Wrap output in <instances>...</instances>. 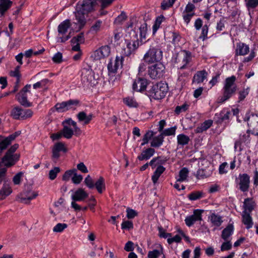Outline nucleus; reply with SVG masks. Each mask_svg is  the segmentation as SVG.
Listing matches in <instances>:
<instances>
[{"label": "nucleus", "mask_w": 258, "mask_h": 258, "mask_svg": "<svg viewBox=\"0 0 258 258\" xmlns=\"http://www.w3.org/2000/svg\"><path fill=\"white\" fill-rule=\"evenodd\" d=\"M147 30V24L144 22L128 33L130 38L125 39L126 48L124 49V54L125 56H130L134 54L139 46L144 43L143 40L146 38Z\"/></svg>", "instance_id": "nucleus-1"}, {"label": "nucleus", "mask_w": 258, "mask_h": 258, "mask_svg": "<svg viewBox=\"0 0 258 258\" xmlns=\"http://www.w3.org/2000/svg\"><path fill=\"white\" fill-rule=\"evenodd\" d=\"M96 5V0H83L80 6L79 3L77 4L75 17L79 24V30L82 29L86 24L85 15L94 11Z\"/></svg>", "instance_id": "nucleus-2"}, {"label": "nucleus", "mask_w": 258, "mask_h": 258, "mask_svg": "<svg viewBox=\"0 0 258 258\" xmlns=\"http://www.w3.org/2000/svg\"><path fill=\"white\" fill-rule=\"evenodd\" d=\"M168 90V84L161 81L149 85L145 94L150 98L161 100L165 97Z\"/></svg>", "instance_id": "nucleus-3"}, {"label": "nucleus", "mask_w": 258, "mask_h": 258, "mask_svg": "<svg viewBox=\"0 0 258 258\" xmlns=\"http://www.w3.org/2000/svg\"><path fill=\"white\" fill-rule=\"evenodd\" d=\"M236 80V77L234 75L225 79L224 86L222 89L223 95L219 100L220 103L225 102L235 93L237 90V86L235 83Z\"/></svg>", "instance_id": "nucleus-4"}, {"label": "nucleus", "mask_w": 258, "mask_h": 258, "mask_svg": "<svg viewBox=\"0 0 258 258\" xmlns=\"http://www.w3.org/2000/svg\"><path fill=\"white\" fill-rule=\"evenodd\" d=\"M19 146L18 144H15L11 146L2 157V162L5 167L10 168L14 166L20 160V155L15 153Z\"/></svg>", "instance_id": "nucleus-5"}, {"label": "nucleus", "mask_w": 258, "mask_h": 258, "mask_svg": "<svg viewBox=\"0 0 258 258\" xmlns=\"http://www.w3.org/2000/svg\"><path fill=\"white\" fill-rule=\"evenodd\" d=\"M163 52L159 46H150L149 49L144 54L143 60L148 64L160 62L162 59Z\"/></svg>", "instance_id": "nucleus-6"}, {"label": "nucleus", "mask_w": 258, "mask_h": 258, "mask_svg": "<svg viewBox=\"0 0 258 258\" xmlns=\"http://www.w3.org/2000/svg\"><path fill=\"white\" fill-rule=\"evenodd\" d=\"M149 77L152 79H160L165 73V67L161 62L154 63L148 68Z\"/></svg>", "instance_id": "nucleus-7"}, {"label": "nucleus", "mask_w": 258, "mask_h": 258, "mask_svg": "<svg viewBox=\"0 0 258 258\" xmlns=\"http://www.w3.org/2000/svg\"><path fill=\"white\" fill-rule=\"evenodd\" d=\"M150 85L149 80L144 77L142 75L138 74L133 82L132 89L134 91L146 93Z\"/></svg>", "instance_id": "nucleus-8"}, {"label": "nucleus", "mask_w": 258, "mask_h": 258, "mask_svg": "<svg viewBox=\"0 0 258 258\" xmlns=\"http://www.w3.org/2000/svg\"><path fill=\"white\" fill-rule=\"evenodd\" d=\"M244 120L247 121L249 129L252 131V135L258 136V114L247 112Z\"/></svg>", "instance_id": "nucleus-9"}, {"label": "nucleus", "mask_w": 258, "mask_h": 258, "mask_svg": "<svg viewBox=\"0 0 258 258\" xmlns=\"http://www.w3.org/2000/svg\"><path fill=\"white\" fill-rule=\"evenodd\" d=\"M235 183L239 186L238 189L241 191L246 192L250 187V176L247 173H240L235 179Z\"/></svg>", "instance_id": "nucleus-10"}, {"label": "nucleus", "mask_w": 258, "mask_h": 258, "mask_svg": "<svg viewBox=\"0 0 258 258\" xmlns=\"http://www.w3.org/2000/svg\"><path fill=\"white\" fill-rule=\"evenodd\" d=\"M21 134V131H18L10 135L8 137L0 135V156L4 151L12 144L16 138Z\"/></svg>", "instance_id": "nucleus-11"}, {"label": "nucleus", "mask_w": 258, "mask_h": 258, "mask_svg": "<svg viewBox=\"0 0 258 258\" xmlns=\"http://www.w3.org/2000/svg\"><path fill=\"white\" fill-rule=\"evenodd\" d=\"M204 212L203 210L196 209L194 211L193 214L187 216L185 218V223L188 227H190L198 221L202 220V213Z\"/></svg>", "instance_id": "nucleus-12"}, {"label": "nucleus", "mask_w": 258, "mask_h": 258, "mask_svg": "<svg viewBox=\"0 0 258 258\" xmlns=\"http://www.w3.org/2000/svg\"><path fill=\"white\" fill-rule=\"evenodd\" d=\"M61 151L64 153L67 151L64 144L62 142L55 143L52 150V160H57L60 156L59 152Z\"/></svg>", "instance_id": "nucleus-13"}, {"label": "nucleus", "mask_w": 258, "mask_h": 258, "mask_svg": "<svg viewBox=\"0 0 258 258\" xmlns=\"http://www.w3.org/2000/svg\"><path fill=\"white\" fill-rule=\"evenodd\" d=\"M110 51V47L108 45L102 46L94 51V58L97 60H100L101 58L107 57L109 55Z\"/></svg>", "instance_id": "nucleus-14"}, {"label": "nucleus", "mask_w": 258, "mask_h": 258, "mask_svg": "<svg viewBox=\"0 0 258 258\" xmlns=\"http://www.w3.org/2000/svg\"><path fill=\"white\" fill-rule=\"evenodd\" d=\"M38 195L37 192L27 189L23 191L21 198V202L25 204H29L30 201L35 199Z\"/></svg>", "instance_id": "nucleus-15"}, {"label": "nucleus", "mask_w": 258, "mask_h": 258, "mask_svg": "<svg viewBox=\"0 0 258 258\" xmlns=\"http://www.w3.org/2000/svg\"><path fill=\"white\" fill-rule=\"evenodd\" d=\"M155 153V150L153 148H148L143 150L141 154L137 157L139 161L148 160L151 158Z\"/></svg>", "instance_id": "nucleus-16"}, {"label": "nucleus", "mask_w": 258, "mask_h": 258, "mask_svg": "<svg viewBox=\"0 0 258 258\" xmlns=\"http://www.w3.org/2000/svg\"><path fill=\"white\" fill-rule=\"evenodd\" d=\"M17 101L20 104L25 107H29L32 106V103L29 102L28 99L27 94L26 93L19 92L16 96Z\"/></svg>", "instance_id": "nucleus-17"}, {"label": "nucleus", "mask_w": 258, "mask_h": 258, "mask_svg": "<svg viewBox=\"0 0 258 258\" xmlns=\"http://www.w3.org/2000/svg\"><path fill=\"white\" fill-rule=\"evenodd\" d=\"M88 197V194L84 189L78 188L72 196V199L74 201H82Z\"/></svg>", "instance_id": "nucleus-18"}, {"label": "nucleus", "mask_w": 258, "mask_h": 258, "mask_svg": "<svg viewBox=\"0 0 258 258\" xmlns=\"http://www.w3.org/2000/svg\"><path fill=\"white\" fill-rule=\"evenodd\" d=\"M208 76V73L205 70L198 71L194 76L192 83L201 84L204 82Z\"/></svg>", "instance_id": "nucleus-19"}, {"label": "nucleus", "mask_w": 258, "mask_h": 258, "mask_svg": "<svg viewBox=\"0 0 258 258\" xmlns=\"http://www.w3.org/2000/svg\"><path fill=\"white\" fill-rule=\"evenodd\" d=\"M249 51L248 45L243 42H239L236 44V49L235 50V55H245L248 53Z\"/></svg>", "instance_id": "nucleus-20"}, {"label": "nucleus", "mask_w": 258, "mask_h": 258, "mask_svg": "<svg viewBox=\"0 0 258 258\" xmlns=\"http://www.w3.org/2000/svg\"><path fill=\"white\" fill-rule=\"evenodd\" d=\"M242 222L246 226V229H249L252 227L253 223L249 213L244 211L242 215Z\"/></svg>", "instance_id": "nucleus-21"}, {"label": "nucleus", "mask_w": 258, "mask_h": 258, "mask_svg": "<svg viewBox=\"0 0 258 258\" xmlns=\"http://www.w3.org/2000/svg\"><path fill=\"white\" fill-rule=\"evenodd\" d=\"M72 24L69 19H66L61 22L58 26L57 31L59 34H65L68 29L71 27Z\"/></svg>", "instance_id": "nucleus-22"}, {"label": "nucleus", "mask_w": 258, "mask_h": 258, "mask_svg": "<svg viewBox=\"0 0 258 258\" xmlns=\"http://www.w3.org/2000/svg\"><path fill=\"white\" fill-rule=\"evenodd\" d=\"M177 149H181L185 145L188 144L190 139L189 137L183 134H181L177 136Z\"/></svg>", "instance_id": "nucleus-23"}, {"label": "nucleus", "mask_w": 258, "mask_h": 258, "mask_svg": "<svg viewBox=\"0 0 258 258\" xmlns=\"http://www.w3.org/2000/svg\"><path fill=\"white\" fill-rule=\"evenodd\" d=\"M234 226L233 224H228L222 231L221 238L226 241L234 232Z\"/></svg>", "instance_id": "nucleus-24"}, {"label": "nucleus", "mask_w": 258, "mask_h": 258, "mask_svg": "<svg viewBox=\"0 0 258 258\" xmlns=\"http://www.w3.org/2000/svg\"><path fill=\"white\" fill-rule=\"evenodd\" d=\"M77 117L79 121H83L85 124H88L92 119L93 115L92 113L87 115L84 111H81L77 114Z\"/></svg>", "instance_id": "nucleus-25"}, {"label": "nucleus", "mask_w": 258, "mask_h": 258, "mask_svg": "<svg viewBox=\"0 0 258 258\" xmlns=\"http://www.w3.org/2000/svg\"><path fill=\"white\" fill-rule=\"evenodd\" d=\"M213 122V120L211 119L205 120L200 125L197 127L195 130L196 133L200 134L206 131L212 125Z\"/></svg>", "instance_id": "nucleus-26"}, {"label": "nucleus", "mask_w": 258, "mask_h": 258, "mask_svg": "<svg viewBox=\"0 0 258 258\" xmlns=\"http://www.w3.org/2000/svg\"><path fill=\"white\" fill-rule=\"evenodd\" d=\"M12 192L11 187L9 183L5 182L3 186L0 190V200L5 199L7 197L9 196Z\"/></svg>", "instance_id": "nucleus-27"}, {"label": "nucleus", "mask_w": 258, "mask_h": 258, "mask_svg": "<svg viewBox=\"0 0 258 258\" xmlns=\"http://www.w3.org/2000/svg\"><path fill=\"white\" fill-rule=\"evenodd\" d=\"M13 2L11 0H0V14L2 16L12 7Z\"/></svg>", "instance_id": "nucleus-28"}, {"label": "nucleus", "mask_w": 258, "mask_h": 258, "mask_svg": "<svg viewBox=\"0 0 258 258\" xmlns=\"http://www.w3.org/2000/svg\"><path fill=\"white\" fill-rule=\"evenodd\" d=\"M231 115V111H230V110L228 108L223 109L220 112L217 122L219 123H221L226 120H228Z\"/></svg>", "instance_id": "nucleus-29"}, {"label": "nucleus", "mask_w": 258, "mask_h": 258, "mask_svg": "<svg viewBox=\"0 0 258 258\" xmlns=\"http://www.w3.org/2000/svg\"><path fill=\"white\" fill-rule=\"evenodd\" d=\"M165 170L166 168L162 165H159L157 167L151 177L152 182L154 184L157 182L160 176L165 171Z\"/></svg>", "instance_id": "nucleus-30"}, {"label": "nucleus", "mask_w": 258, "mask_h": 258, "mask_svg": "<svg viewBox=\"0 0 258 258\" xmlns=\"http://www.w3.org/2000/svg\"><path fill=\"white\" fill-rule=\"evenodd\" d=\"M23 108L19 106L14 107L11 111V117L16 120L22 119Z\"/></svg>", "instance_id": "nucleus-31"}, {"label": "nucleus", "mask_w": 258, "mask_h": 258, "mask_svg": "<svg viewBox=\"0 0 258 258\" xmlns=\"http://www.w3.org/2000/svg\"><path fill=\"white\" fill-rule=\"evenodd\" d=\"M164 137L161 133L157 136L153 137L151 142V147L153 148H159L163 145Z\"/></svg>", "instance_id": "nucleus-32"}, {"label": "nucleus", "mask_w": 258, "mask_h": 258, "mask_svg": "<svg viewBox=\"0 0 258 258\" xmlns=\"http://www.w3.org/2000/svg\"><path fill=\"white\" fill-rule=\"evenodd\" d=\"M95 187L99 194H102L103 190L105 189V179L102 176H100L95 183H94Z\"/></svg>", "instance_id": "nucleus-33"}, {"label": "nucleus", "mask_w": 258, "mask_h": 258, "mask_svg": "<svg viewBox=\"0 0 258 258\" xmlns=\"http://www.w3.org/2000/svg\"><path fill=\"white\" fill-rule=\"evenodd\" d=\"M244 211H248L249 213L251 212L254 209L255 206V202L253 201L252 198H247L244 199L243 203Z\"/></svg>", "instance_id": "nucleus-34"}, {"label": "nucleus", "mask_w": 258, "mask_h": 258, "mask_svg": "<svg viewBox=\"0 0 258 258\" xmlns=\"http://www.w3.org/2000/svg\"><path fill=\"white\" fill-rule=\"evenodd\" d=\"M85 41V34L83 32H80L78 35L74 36L71 40V45L77 44H83Z\"/></svg>", "instance_id": "nucleus-35"}, {"label": "nucleus", "mask_w": 258, "mask_h": 258, "mask_svg": "<svg viewBox=\"0 0 258 258\" xmlns=\"http://www.w3.org/2000/svg\"><path fill=\"white\" fill-rule=\"evenodd\" d=\"M165 20L163 15H161L156 17V20L152 27L153 34L155 35L160 27L162 23Z\"/></svg>", "instance_id": "nucleus-36"}, {"label": "nucleus", "mask_w": 258, "mask_h": 258, "mask_svg": "<svg viewBox=\"0 0 258 258\" xmlns=\"http://www.w3.org/2000/svg\"><path fill=\"white\" fill-rule=\"evenodd\" d=\"M67 110H75L76 108L80 105V101L78 99H70L66 101Z\"/></svg>", "instance_id": "nucleus-37"}, {"label": "nucleus", "mask_w": 258, "mask_h": 258, "mask_svg": "<svg viewBox=\"0 0 258 258\" xmlns=\"http://www.w3.org/2000/svg\"><path fill=\"white\" fill-rule=\"evenodd\" d=\"M210 220L213 225L216 227L220 226L223 222L222 217L215 213L211 215Z\"/></svg>", "instance_id": "nucleus-38"}, {"label": "nucleus", "mask_w": 258, "mask_h": 258, "mask_svg": "<svg viewBox=\"0 0 258 258\" xmlns=\"http://www.w3.org/2000/svg\"><path fill=\"white\" fill-rule=\"evenodd\" d=\"M250 88L247 87L243 88L241 90L239 91L238 93V102L240 103L242 102L249 94Z\"/></svg>", "instance_id": "nucleus-39"}, {"label": "nucleus", "mask_w": 258, "mask_h": 258, "mask_svg": "<svg viewBox=\"0 0 258 258\" xmlns=\"http://www.w3.org/2000/svg\"><path fill=\"white\" fill-rule=\"evenodd\" d=\"M250 134H252V131L251 129H248L245 133L239 136V140L245 144H249L251 140Z\"/></svg>", "instance_id": "nucleus-40"}, {"label": "nucleus", "mask_w": 258, "mask_h": 258, "mask_svg": "<svg viewBox=\"0 0 258 258\" xmlns=\"http://www.w3.org/2000/svg\"><path fill=\"white\" fill-rule=\"evenodd\" d=\"M204 197V193L202 191H195L190 193L187 198L190 201H196Z\"/></svg>", "instance_id": "nucleus-41"}, {"label": "nucleus", "mask_w": 258, "mask_h": 258, "mask_svg": "<svg viewBox=\"0 0 258 258\" xmlns=\"http://www.w3.org/2000/svg\"><path fill=\"white\" fill-rule=\"evenodd\" d=\"M62 136L66 139H70L74 135V131L71 127L64 125L61 131Z\"/></svg>", "instance_id": "nucleus-42"}, {"label": "nucleus", "mask_w": 258, "mask_h": 258, "mask_svg": "<svg viewBox=\"0 0 258 258\" xmlns=\"http://www.w3.org/2000/svg\"><path fill=\"white\" fill-rule=\"evenodd\" d=\"M161 248L160 250L154 249L151 251H149L148 253V258H158L159 256L163 254V247L161 245H160Z\"/></svg>", "instance_id": "nucleus-43"}, {"label": "nucleus", "mask_w": 258, "mask_h": 258, "mask_svg": "<svg viewBox=\"0 0 258 258\" xmlns=\"http://www.w3.org/2000/svg\"><path fill=\"white\" fill-rule=\"evenodd\" d=\"M189 107V105L187 103L185 102L182 105H177L176 106L174 112L176 115L180 114L182 112H185L187 111Z\"/></svg>", "instance_id": "nucleus-44"}, {"label": "nucleus", "mask_w": 258, "mask_h": 258, "mask_svg": "<svg viewBox=\"0 0 258 258\" xmlns=\"http://www.w3.org/2000/svg\"><path fill=\"white\" fill-rule=\"evenodd\" d=\"M102 25V21L101 20H97L92 25L90 28V31L92 33H97L100 30L101 27Z\"/></svg>", "instance_id": "nucleus-45"}, {"label": "nucleus", "mask_w": 258, "mask_h": 258, "mask_svg": "<svg viewBox=\"0 0 258 258\" xmlns=\"http://www.w3.org/2000/svg\"><path fill=\"white\" fill-rule=\"evenodd\" d=\"M123 103L130 107H137L138 106V103L134 99L131 97H126L123 100Z\"/></svg>", "instance_id": "nucleus-46"}, {"label": "nucleus", "mask_w": 258, "mask_h": 258, "mask_svg": "<svg viewBox=\"0 0 258 258\" xmlns=\"http://www.w3.org/2000/svg\"><path fill=\"white\" fill-rule=\"evenodd\" d=\"M188 174V170L186 167L182 168L179 173L178 181L182 182L186 179Z\"/></svg>", "instance_id": "nucleus-47"}, {"label": "nucleus", "mask_w": 258, "mask_h": 258, "mask_svg": "<svg viewBox=\"0 0 258 258\" xmlns=\"http://www.w3.org/2000/svg\"><path fill=\"white\" fill-rule=\"evenodd\" d=\"M181 52L183 53L182 62L185 63V64H188L191 60V53L186 50H182Z\"/></svg>", "instance_id": "nucleus-48"}, {"label": "nucleus", "mask_w": 258, "mask_h": 258, "mask_svg": "<svg viewBox=\"0 0 258 258\" xmlns=\"http://www.w3.org/2000/svg\"><path fill=\"white\" fill-rule=\"evenodd\" d=\"M122 230H130L134 228V224L132 221L123 220L121 224Z\"/></svg>", "instance_id": "nucleus-49"}, {"label": "nucleus", "mask_w": 258, "mask_h": 258, "mask_svg": "<svg viewBox=\"0 0 258 258\" xmlns=\"http://www.w3.org/2000/svg\"><path fill=\"white\" fill-rule=\"evenodd\" d=\"M66 101H62L61 103H57L54 108L58 112H63L67 111Z\"/></svg>", "instance_id": "nucleus-50"}, {"label": "nucleus", "mask_w": 258, "mask_h": 258, "mask_svg": "<svg viewBox=\"0 0 258 258\" xmlns=\"http://www.w3.org/2000/svg\"><path fill=\"white\" fill-rule=\"evenodd\" d=\"M60 169L59 167H54L49 172V178L50 180H54L56 178L57 174L60 172Z\"/></svg>", "instance_id": "nucleus-51"}, {"label": "nucleus", "mask_w": 258, "mask_h": 258, "mask_svg": "<svg viewBox=\"0 0 258 258\" xmlns=\"http://www.w3.org/2000/svg\"><path fill=\"white\" fill-rule=\"evenodd\" d=\"M126 217L128 219H134L135 217L138 215V213L135 210L127 207L126 209Z\"/></svg>", "instance_id": "nucleus-52"}, {"label": "nucleus", "mask_w": 258, "mask_h": 258, "mask_svg": "<svg viewBox=\"0 0 258 258\" xmlns=\"http://www.w3.org/2000/svg\"><path fill=\"white\" fill-rule=\"evenodd\" d=\"M176 128L177 127L176 126L166 128L161 133V134H162L163 137L164 136H169L175 135Z\"/></svg>", "instance_id": "nucleus-53"}, {"label": "nucleus", "mask_w": 258, "mask_h": 258, "mask_svg": "<svg viewBox=\"0 0 258 258\" xmlns=\"http://www.w3.org/2000/svg\"><path fill=\"white\" fill-rule=\"evenodd\" d=\"M76 171L75 169L67 170L62 175V180L65 181H69L70 177L75 173Z\"/></svg>", "instance_id": "nucleus-54"}, {"label": "nucleus", "mask_w": 258, "mask_h": 258, "mask_svg": "<svg viewBox=\"0 0 258 258\" xmlns=\"http://www.w3.org/2000/svg\"><path fill=\"white\" fill-rule=\"evenodd\" d=\"M175 0H169V1H163L161 4V9L162 10H166L171 7L174 3Z\"/></svg>", "instance_id": "nucleus-55"}, {"label": "nucleus", "mask_w": 258, "mask_h": 258, "mask_svg": "<svg viewBox=\"0 0 258 258\" xmlns=\"http://www.w3.org/2000/svg\"><path fill=\"white\" fill-rule=\"evenodd\" d=\"M49 80L48 79H44L40 81L37 82L34 84L33 85V89H37L39 88L44 87L46 84L48 82Z\"/></svg>", "instance_id": "nucleus-56"}, {"label": "nucleus", "mask_w": 258, "mask_h": 258, "mask_svg": "<svg viewBox=\"0 0 258 258\" xmlns=\"http://www.w3.org/2000/svg\"><path fill=\"white\" fill-rule=\"evenodd\" d=\"M246 6L248 9H254L258 6V0H247Z\"/></svg>", "instance_id": "nucleus-57"}, {"label": "nucleus", "mask_w": 258, "mask_h": 258, "mask_svg": "<svg viewBox=\"0 0 258 258\" xmlns=\"http://www.w3.org/2000/svg\"><path fill=\"white\" fill-rule=\"evenodd\" d=\"M68 227L67 224L57 223L53 228V231L55 232H61Z\"/></svg>", "instance_id": "nucleus-58"}, {"label": "nucleus", "mask_w": 258, "mask_h": 258, "mask_svg": "<svg viewBox=\"0 0 258 258\" xmlns=\"http://www.w3.org/2000/svg\"><path fill=\"white\" fill-rule=\"evenodd\" d=\"M232 248V243L231 241L226 240L221 245V251H224L226 250H229Z\"/></svg>", "instance_id": "nucleus-59"}, {"label": "nucleus", "mask_w": 258, "mask_h": 258, "mask_svg": "<svg viewBox=\"0 0 258 258\" xmlns=\"http://www.w3.org/2000/svg\"><path fill=\"white\" fill-rule=\"evenodd\" d=\"M84 183L89 188L93 189L94 188V181L89 175L85 178Z\"/></svg>", "instance_id": "nucleus-60"}, {"label": "nucleus", "mask_w": 258, "mask_h": 258, "mask_svg": "<svg viewBox=\"0 0 258 258\" xmlns=\"http://www.w3.org/2000/svg\"><path fill=\"white\" fill-rule=\"evenodd\" d=\"M172 37L171 43L174 45L178 44L181 38L179 33L176 32H172Z\"/></svg>", "instance_id": "nucleus-61"}, {"label": "nucleus", "mask_w": 258, "mask_h": 258, "mask_svg": "<svg viewBox=\"0 0 258 258\" xmlns=\"http://www.w3.org/2000/svg\"><path fill=\"white\" fill-rule=\"evenodd\" d=\"M195 176L198 179H204L208 176L206 174V170L203 169H199L195 174Z\"/></svg>", "instance_id": "nucleus-62"}, {"label": "nucleus", "mask_w": 258, "mask_h": 258, "mask_svg": "<svg viewBox=\"0 0 258 258\" xmlns=\"http://www.w3.org/2000/svg\"><path fill=\"white\" fill-rule=\"evenodd\" d=\"M123 60H124V58L123 56H116L114 64V66H115L114 70H115V69H118V68L120 66L121 67H122Z\"/></svg>", "instance_id": "nucleus-63"}, {"label": "nucleus", "mask_w": 258, "mask_h": 258, "mask_svg": "<svg viewBox=\"0 0 258 258\" xmlns=\"http://www.w3.org/2000/svg\"><path fill=\"white\" fill-rule=\"evenodd\" d=\"M52 59L55 63H61L62 61V54L60 52H57L55 53Z\"/></svg>", "instance_id": "nucleus-64"}]
</instances>
